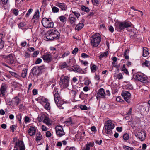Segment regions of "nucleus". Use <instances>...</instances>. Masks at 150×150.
<instances>
[{
    "label": "nucleus",
    "mask_w": 150,
    "mask_h": 150,
    "mask_svg": "<svg viewBox=\"0 0 150 150\" xmlns=\"http://www.w3.org/2000/svg\"><path fill=\"white\" fill-rule=\"evenodd\" d=\"M101 40V36L99 33H96L93 35L91 39V45L92 47H98Z\"/></svg>",
    "instance_id": "nucleus-1"
},
{
    "label": "nucleus",
    "mask_w": 150,
    "mask_h": 150,
    "mask_svg": "<svg viewBox=\"0 0 150 150\" xmlns=\"http://www.w3.org/2000/svg\"><path fill=\"white\" fill-rule=\"evenodd\" d=\"M135 136L141 141H144L146 137L145 133L140 128L136 127H133Z\"/></svg>",
    "instance_id": "nucleus-2"
},
{
    "label": "nucleus",
    "mask_w": 150,
    "mask_h": 150,
    "mask_svg": "<svg viewBox=\"0 0 150 150\" xmlns=\"http://www.w3.org/2000/svg\"><path fill=\"white\" fill-rule=\"evenodd\" d=\"M56 89H54L53 93L54 95V98L55 102L57 106L60 109H63L64 106V102L60 100V98L58 93L57 92Z\"/></svg>",
    "instance_id": "nucleus-3"
},
{
    "label": "nucleus",
    "mask_w": 150,
    "mask_h": 150,
    "mask_svg": "<svg viewBox=\"0 0 150 150\" xmlns=\"http://www.w3.org/2000/svg\"><path fill=\"white\" fill-rule=\"evenodd\" d=\"M132 24L130 22L126 21L124 22H119L115 24V27L116 30L118 31H121L124 29L130 27Z\"/></svg>",
    "instance_id": "nucleus-4"
},
{
    "label": "nucleus",
    "mask_w": 150,
    "mask_h": 150,
    "mask_svg": "<svg viewBox=\"0 0 150 150\" xmlns=\"http://www.w3.org/2000/svg\"><path fill=\"white\" fill-rule=\"evenodd\" d=\"M69 77L68 76L62 75L60 78L59 81V85L63 88H67L69 85Z\"/></svg>",
    "instance_id": "nucleus-5"
},
{
    "label": "nucleus",
    "mask_w": 150,
    "mask_h": 150,
    "mask_svg": "<svg viewBox=\"0 0 150 150\" xmlns=\"http://www.w3.org/2000/svg\"><path fill=\"white\" fill-rule=\"evenodd\" d=\"M134 78L144 83L148 82L147 77L145 75L140 73H137L133 75Z\"/></svg>",
    "instance_id": "nucleus-6"
},
{
    "label": "nucleus",
    "mask_w": 150,
    "mask_h": 150,
    "mask_svg": "<svg viewBox=\"0 0 150 150\" xmlns=\"http://www.w3.org/2000/svg\"><path fill=\"white\" fill-rule=\"evenodd\" d=\"M41 23L43 26L47 28H52L54 26V23L46 18L42 19Z\"/></svg>",
    "instance_id": "nucleus-7"
},
{
    "label": "nucleus",
    "mask_w": 150,
    "mask_h": 150,
    "mask_svg": "<svg viewBox=\"0 0 150 150\" xmlns=\"http://www.w3.org/2000/svg\"><path fill=\"white\" fill-rule=\"evenodd\" d=\"M105 127L106 130L107 134H110L112 133V130L114 128V125L112 121L108 120L105 124Z\"/></svg>",
    "instance_id": "nucleus-8"
},
{
    "label": "nucleus",
    "mask_w": 150,
    "mask_h": 150,
    "mask_svg": "<svg viewBox=\"0 0 150 150\" xmlns=\"http://www.w3.org/2000/svg\"><path fill=\"white\" fill-rule=\"evenodd\" d=\"M71 71L78 72L82 74H84L86 73V70H82L78 65H74L70 69Z\"/></svg>",
    "instance_id": "nucleus-9"
},
{
    "label": "nucleus",
    "mask_w": 150,
    "mask_h": 150,
    "mask_svg": "<svg viewBox=\"0 0 150 150\" xmlns=\"http://www.w3.org/2000/svg\"><path fill=\"white\" fill-rule=\"evenodd\" d=\"M25 148L23 142L19 140L15 143L13 150H25Z\"/></svg>",
    "instance_id": "nucleus-10"
},
{
    "label": "nucleus",
    "mask_w": 150,
    "mask_h": 150,
    "mask_svg": "<svg viewBox=\"0 0 150 150\" xmlns=\"http://www.w3.org/2000/svg\"><path fill=\"white\" fill-rule=\"evenodd\" d=\"M106 95L104 90L103 88H101L97 91L96 97L97 99L99 100L100 98H104Z\"/></svg>",
    "instance_id": "nucleus-11"
},
{
    "label": "nucleus",
    "mask_w": 150,
    "mask_h": 150,
    "mask_svg": "<svg viewBox=\"0 0 150 150\" xmlns=\"http://www.w3.org/2000/svg\"><path fill=\"white\" fill-rule=\"evenodd\" d=\"M56 134L57 136L61 137L65 134L62 127L60 125L57 126L55 127Z\"/></svg>",
    "instance_id": "nucleus-12"
},
{
    "label": "nucleus",
    "mask_w": 150,
    "mask_h": 150,
    "mask_svg": "<svg viewBox=\"0 0 150 150\" xmlns=\"http://www.w3.org/2000/svg\"><path fill=\"white\" fill-rule=\"evenodd\" d=\"M122 95L125 100L128 103L130 102L131 94L128 91H124L122 93Z\"/></svg>",
    "instance_id": "nucleus-13"
},
{
    "label": "nucleus",
    "mask_w": 150,
    "mask_h": 150,
    "mask_svg": "<svg viewBox=\"0 0 150 150\" xmlns=\"http://www.w3.org/2000/svg\"><path fill=\"white\" fill-rule=\"evenodd\" d=\"M48 32L49 34L51 35L55 39L58 38L60 36L59 33L56 30L52 29L48 30Z\"/></svg>",
    "instance_id": "nucleus-14"
},
{
    "label": "nucleus",
    "mask_w": 150,
    "mask_h": 150,
    "mask_svg": "<svg viewBox=\"0 0 150 150\" xmlns=\"http://www.w3.org/2000/svg\"><path fill=\"white\" fill-rule=\"evenodd\" d=\"M5 61L9 64H12L14 62V59L11 54L4 57Z\"/></svg>",
    "instance_id": "nucleus-15"
},
{
    "label": "nucleus",
    "mask_w": 150,
    "mask_h": 150,
    "mask_svg": "<svg viewBox=\"0 0 150 150\" xmlns=\"http://www.w3.org/2000/svg\"><path fill=\"white\" fill-rule=\"evenodd\" d=\"M42 58L46 62H48L52 60V55L50 54H46L42 56Z\"/></svg>",
    "instance_id": "nucleus-16"
},
{
    "label": "nucleus",
    "mask_w": 150,
    "mask_h": 150,
    "mask_svg": "<svg viewBox=\"0 0 150 150\" xmlns=\"http://www.w3.org/2000/svg\"><path fill=\"white\" fill-rule=\"evenodd\" d=\"M55 5L60 8L62 11H66L67 9V6L64 3H60L58 2L56 3Z\"/></svg>",
    "instance_id": "nucleus-17"
},
{
    "label": "nucleus",
    "mask_w": 150,
    "mask_h": 150,
    "mask_svg": "<svg viewBox=\"0 0 150 150\" xmlns=\"http://www.w3.org/2000/svg\"><path fill=\"white\" fill-rule=\"evenodd\" d=\"M47 100H48V99L43 96H40L38 97V102L42 105H43L45 104V102H46Z\"/></svg>",
    "instance_id": "nucleus-18"
},
{
    "label": "nucleus",
    "mask_w": 150,
    "mask_h": 150,
    "mask_svg": "<svg viewBox=\"0 0 150 150\" xmlns=\"http://www.w3.org/2000/svg\"><path fill=\"white\" fill-rule=\"evenodd\" d=\"M94 143L93 142H90L88 143H87L82 150H90V148L93 147L94 146Z\"/></svg>",
    "instance_id": "nucleus-19"
},
{
    "label": "nucleus",
    "mask_w": 150,
    "mask_h": 150,
    "mask_svg": "<svg viewBox=\"0 0 150 150\" xmlns=\"http://www.w3.org/2000/svg\"><path fill=\"white\" fill-rule=\"evenodd\" d=\"M47 70V68L44 65L38 67V75L41 74L43 72Z\"/></svg>",
    "instance_id": "nucleus-20"
},
{
    "label": "nucleus",
    "mask_w": 150,
    "mask_h": 150,
    "mask_svg": "<svg viewBox=\"0 0 150 150\" xmlns=\"http://www.w3.org/2000/svg\"><path fill=\"white\" fill-rule=\"evenodd\" d=\"M7 87L5 85H2L0 89V94L4 96L5 95Z\"/></svg>",
    "instance_id": "nucleus-21"
},
{
    "label": "nucleus",
    "mask_w": 150,
    "mask_h": 150,
    "mask_svg": "<svg viewBox=\"0 0 150 150\" xmlns=\"http://www.w3.org/2000/svg\"><path fill=\"white\" fill-rule=\"evenodd\" d=\"M35 132L36 129L33 127H30L28 131V134L30 136L35 135Z\"/></svg>",
    "instance_id": "nucleus-22"
},
{
    "label": "nucleus",
    "mask_w": 150,
    "mask_h": 150,
    "mask_svg": "<svg viewBox=\"0 0 150 150\" xmlns=\"http://www.w3.org/2000/svg\"><path fill=\"white\" fill-rule=\"evenodd\" d=\"M38 11L35 12V14L32 19V21L34 25H36L37 23Z\"/></svg>",
    "instance_id": "nucleus-23"
},
{
    "label": "nucleus",
    "mask_w": 150,
    "mask_h": 150,
    "mask_svg": "<svg viewBox=\"0 0 150 150\" xmlns=\"http://www.w3.org/2000/svg\"><path fill=\"white\" fill-rule=\"evenodd\" d=\"M69 21L70 23L72 25H74L75 24V22L76 21V18L74 16H71V15H70L69 17Z\"/></svg>",
    "instance_id": "nucleus-24"
},
{
    "label": "nucleus",
    "mask_w": 150,
    "mask_h": 150,
    "mask_svg": "<svg viewBox=\"0 0 150 150\" xmlns=\"http://www.w3.org/2000/svg\"><path fill=\"white\" fill-rule=\"evenodd\" d=\"M44 123H45L47 125H50L51 124V123L49 117L46 115L45 118L43 121Z\"/></svg>",
    "instance_id": "nucleus-25"
},
{
    "label": "nucleus",
    "mask_w": 150,
    "mask_h": 150,
    "mask_svg": "<svg viewBox=\"0 0 150 150\" xmlns=\"http://www.w3.org/2000/svg\"><path fill=\"white\" fill-rule=\"evenodd\" d=\"M149 54V52H148V49L146 47H144L143 50V57H146Z\"/></svg>",
    "instance_id": "nucleus-26"
},
{
    "label": "nucleus",
    "mask_w": 150,
    "mask_h": 150,
    "mask_svg": "<svg viewBox=\"0 0 150 150\" xmlns=\"http://www.w3.org/2000/svg\"><path fill=\"white\" fill-rule=\"evenodd\" d=\"M84 24L82 23H79L78 24L75 28V30H76L79 31L84 26Z\"/></svg>",
    "instance_id": "nucleus-27"
},
{
    "label": "nucleus",
    "mask_w": 150,
    "mask_h": 150,
    "mask_svg": "<svg viewBox=\"0 0 150 150\" xmlns=\"http://www.w3.org/2000/svg\"><path fill=\"white\" fill-rule=\"evenodd\" d=\"M45 109L47 110H50L51 108L50 103L49 102L48 100L45 102V103L43 105Z\"/></svg>",
    "instance_id": "nucleus-28"
},
{
    "label": "nucleus",
    "mask_w": 150,
    "mask_h": 150,
    "mask_svg": "<svg viewBox=\"0 0 150 150\" xmlns=\"http://www.w3.org/2000/svg\"><path fill=\"white\" fill-rule=\"evenodd\" d=\"M13 104L17 105L21 101V100L17 97L14 98L13 100Z\"/></svg>",
    "instance_id": "nucleus-29"
},
{
    "label": "nucleus",
    "mask_w": 150,
    "mask_h": 150,
    "mask_svg": "<svg viewBox=\"0 0 150 150\" xmlns=\"http://www.w3.org/2000/svg\"><path fill=\"white\" fill-rule=\"evenodd\" d=\"M114 77V79H123V76L122 74L121 73H120L118 74H115Z\"/></svg>",
    "instance_id": "nucleus-30"
},
{
    "label": "nucleus",
    "mask_w": 150,
    "mask_h": 150,
    "mask_svg": "<svg viewBox=\"0 0 150 150\" xmlns=\"http://www.w3.org/2000/svg\"><path fill=\"white\" fill-rule=\"evenodd\" d=\"M98 67L95 64L91 65V70L92 73H94L98 69Z\"/></svg>",
    "instance_id": "nucleus-31"
},
{
    "label": "nucleus",
    "mask_w": 150,
    "mask_h": 150,
    "mask_svg": "<svg viewBox=\"0 0 150 150\" xmlns=\"http://www.w3.org/2000/svg\"><path fill=\"white\" fill-rule=\"evenodd\" d=\"M37 66H35L33 67L32 69V71L34 76H38V68Z\"/></svg>",
    "instance_id": "nucleus-32"
},
{
    "label": "nucleus",
    "mask_w": 150,
    "mask_h": 150,
    "mask_svg": "<svg viewBox=\"0 0 150 150\" xmlns=\"http://www.w3.org/2000/svg\"><path fill=\"white\" fill-rule=\"evenodd\" d=\"M46 37L47 39L48 40H52L55 39L54 37H53L52 35H51L50 34H48V32L47 31L45 34V37Z\"/></svg>",
    "instance_id": "nucleus-33"
},
{
    "label": "nucleus",
    "mask_w": 150,
    "mask_h": 150,
    "mask_svg": "<svg viewBox=\"0 0 150 150\" xmlns=\"http://www.w3.org/2000/svg\"><path fill=\"white\" fill-rule=\"evenodd\" d=\"M46 116V115L43 113L40 114L38 117V120L40 122L43 121Z\"/></svg>",
    "instance_id": "nucleus-34"
},
{
    "label": "nucleus",
    "mask_w": 150,
    "mask_h": 150,
    "mask_svg": "<svg viewBox=\"0 0 150 150\" xmlns=\"http://www.w3.org/2000/svg\"><path fill=\"white\" fill-rule=\"evenodd\" d=\"M121 70L122 71H123L124 73H125L126 74H129V72L125 68V64H123V65L122 67V68Z\"/></svg>",
    "instance_id": "nucleus-35"
},
{
    "label": "nucleus",
    "mask_w": 150,
    "mask_h": 150,
    "mask_svg": "<svg viewBox=\"0 0 150 150\" xmlns=\"http://www.w3.org/2000/svg\"><path fill=\"white\" fill-rule=\"evenodd\" d=\"M27 74V69H24L23 70L21 74V76L23 78H25Z\"/></svg>",
    "instance_id": "nucleus-36"
},
{
    "label": "nucleus",
    "mask_w": 150,
    "mask_h": 150,
    "mask_svg": "<svg viewBox=\"0 0 150 150\" xmlns=\"http://www.w3.org/2000/svg\"><path fill=\"white\" fill-rule=\"evenodd\" d=\"M142 66L149 67L150 65V61L147 60H145V61L142 63Z\"/></svg>",
    "instance_id": "nucleus-37"
},
{
    "label": "nucleus",
    "mask_w": 150,
    "mask_h": 150,
    "mask_svg": "<svg viewBox=\"0 0 150 150\" xmlns=\"http://www.w3.org/2000/svg\"><path fill=\"white\" fill-rule=\"evenodd\" d=\"M81 9L82 11H85L86 12H88L90 11V10L88 7H86L83 6H81Z\"/></svg>",
    "instance_id": "nucleus-38"
},
{
    "label": "nucleus",
    "mask_w": 150,
    "mask_h": 150,
    "mask_svg": "<svg viewBox=\"0 0 150 150\" xmlns=\"http://www.w3.org/2000/svg\"><path fill=\"white\" fill-rule=\"evenodd\" d=\"M108 55V51H106L102 53L99 56V59H101L103 57H106Z\"/></svg>",
    "instance_id": "nucleus-39"
},
{
    "label": "nucleus",
    "mask_w": 150,
    "mask_h": 150,
    "mask_svg": "<svg viewBox=\"0 0 150 150\" xmlns=\"http://www.w3.org/2000/svg\"><path fill=\"white\" fill-rule=\"evenodd\" d=\"M52 12L53 13H57L59 11V9L56 6H54L52 8Z\"/></svg>",
    "instance_id": "nucleus-40"
},
{
    "label": "nucleus",
    "mask_w": 150,
    "mask_h": 150,
    "mask_svg": "<svg viewBox=\"0 0 150 150\" xmlns=\"http://www.w3.org/2000/svg\"><path fill=\"white\" fill-rule=\"evenodd\" d=\"M123 148L125 150H133V148L129 147L126 145H124Z\"/></svg>",
    "instance_id": "nucleus-41"
},
{
    "label": "nucleus",
    "mask_w": 150,
    "mask_h": 150,
    "mask_svg": "<svg viewBox=\"0 0 150 150\" xmlns=\"http://www.w3.org/2000/svg\"><path fill=\"white\" fill-rule=\"evenodd\" d=\"M98 0H92L93 4L96 6H98L99 4Z\"/></svg>",
    "instance_id": "nucleus-42"
},
{
    "label": "nucleus",
    "mask_w": 150,
    "mask_h": 150,
    "mask_svg": "<svg viewBox=\"0 0 150 150\" xmlns=\"http://www.w3.org/2000/svg\"><path fill=\"white\" fill-rule=\"evenodd\" d=\"M129 135L127 133L124 134L123 136V139L125 140H128L129 139Z\"/></svg>",
    "instance_id": "nucleus-43"
},
{
    "label": "nucleus",
    "mask_w": 150,
    "mask_h": 150,
    "mask_svg": "<svg viewBox=\"0 0 150 150\" xmlns=\"http://www.w3.org/2000/svg\"><path fill=\"white\" fill-rule=\"evenodd\" d=\"M125 88L131 90L132 89V86L130 84L128 83L125 86Z\"/></svg>",
    "instance_id": "nucleus-44"
},
{
    "label": "nucleus",
    "mask_w": 150,
    "mask_h": 150,
    "mask_svg": "<svg viewBox=\"0 0 150 150\" xmlns=\"http://www.w3.org/2000/svg\"><path fill=\"white\" fill-rule=\"evenodd\" d=\"M59 18L61 21L64 22L66 20V18L64 16H60L59 17Z\"/></svg>",
    "instance_id": "nucleus-45"
},
{
    "label": "nucleus",
    "mask_w": 150,
    "mask_h": 150,
    "mask_svg": "<svg viewBox=\"0 0 150 150\" xmlns=\"http://www.w3.org/2000/svg\"><path fill=\"white\" fill-rule=\"evenodd\" d=\"M70 53L69 51H67L63 54L62 57V58H64L65 57L69 55Z\"/></svg>",
    "instance_id": "nucleus-46"
},
{
    "label": "nucleus",
    "mask_w": 150,
    "mask_h": 150,
    "mask_svg": "<svg viewBox=\"0 0 150 150\" xmlns=\"http://www.w3.org/2000/svg\"><path fill=\"white\" fill-rule=\"evenodd\" d=\"M64 150H76V148L74 147H69V146H67Z\"/></svg>",
    "instance_id": "nucleus-47"
},
{
    "label": "nucleus",
    "mask_w": 150,
    "mask_h": 150,
    "mask_svg": "<svg viewBox=\"0 0 150 150\" xmlns=\"http://www.w3.org/2000/svg\"><path fill=\"white\" fill-rule=\"evenodd\" d=\"M80 108L82 110H87L88 109V108L86 105H81Z\"/></svg>",
    "instance_id": "nucleus-48"
},
{
    "label": "nucleus",
    "mask_w": 150,
    "mask_h": 150,
    "mask_svg": "<svg viewBox=\"0 0 150 150\" xmlns=\"http://www.w3.org/2000/svg\"><path fill=\"white\" fill-rule=\"evenodd\" d=\"M25 23L23 22H21L19 24L18 27L19 28H21L25 26Z\"/></svg>",
    "instance_id": "nucleus-49"
},
{
    "label": "nucleus",
    "mask_w": 150,
    "mask_h": 150,
    "mask_svg": "<svg viewBox=\"0 0 150 150\" xmlns=\"http://www.w3.org/2000/svg\"><path fill=\"white\" fill-rule=\"evenodd\" d=\"M45 34L46 33H45V32L44 30L43 29H42L41 30L40 34V36L42 37L44 35L45 37Z\"/></svg>",
    "instance_id": "nucleus-50"
},
{
    "label": "nucleus",
    "mask_w": 150,
    "mask_h": 150,
    "mask_svg": "<svg viewBox=\"0 0 150 150\" xmlns=\"http://www.w3.org/2000/svg\"><path fill=\"white\" fill-rule=\"evenodd\" d=\"M4 42L3 40H0V49H2L4 47Z\"/></svg>",
    "instance_id": "nucleus-51"
},
{
    "label": "nucleus",
    "mask_w": 150,
    "mask_h": 150,
    "mask_svg": "<svg viewBox=\"0 0 150 150\" xmlns=\"http://www.w3.org/2000/svg\"><path fill=\"white\" fill-rule=\"evenodd\" d=\"M65 123L67 125H71L72 124L71 119L69 118L68 120L65 121Z\"/></svg>",
    "instance_id": "nucleus-52"
},
{
    "label": "nucleus",
    "mask_w": 150,
    "mask_h": 150,
    "mask_svg": "<svg viewBox=\"0 0 150 150\" xmlns=\"http://www.w3.org/2000/svg\"><path fill=\"white\" fill-rule=\"evenodd\" d=\"M78 51V49L77 48H75L72 52V53L74 54H76Z\"/></svg>",
    "instance_id": "nucleus-53"
},
{
    "label": "nucleus",
    "mask_w": 150,
    "mask_h": 150,
    "mask_svg": "<svg viewBox=\"0 0 150 150\" xmlns=\"http://www.w3.org/2000/svg\"><path fill=\"white\" fill-rule=\"evenodd\" d=\"M33 9H30L28 10L27 12V13L25 15L26 17H28L29 14H30L32 12Z\"/></svg>",
    "instance_id": "nucleus-54"
},
{
    "label": "nucleus",
    "mask_w": 150,
    "mask_h": 150,
    "mask_svg": "<svg viewBox=\"0 0 150 150\" xmlns=\"http://www.w3.org/2000/svg\"><path fill=\"white\" fill-rule=\"evenodd\" d=\"M41 129L42 131H46L48 129V128L44 125H43L41 126Z\"/></svg>",
    "instance_id": "nucleus-55"
},
{
    "label": "nucleus",
    "mask_w": 150,
    "mask_h": 150,
    "mask_svg": "<svg viewBox=\"0 0 150 150\" xmlns=\"http://www.w3.org/2000/svg\"><path fill=\"white\" fill-rule=\"evenodd\" d=\"M72 13L77 18H79L80 16V14L78 12H77L76 11H72Z\"/></svg>",
    "instance_id": "nucleus-56"
},
{
    "label": "nucleus",
    "mask_w": 150,
    "mask_h": 150,
    "mask_svg": "<svg viewBox=\"0 0 150 150\" xmlns=\"http://www.w3.org/2000/svg\"><path fill=\"white\" fill-rule=\"evenodd\" d=\"M10 73L12 76H13L16 78H17L18 76V74L15 72L10 71Z\"/></svg>",
    "instance_id": "nucleus-57"
},
{
    "label": "nucleus",
    "mask_w": 150,
    "mask_h": 150,
    "mask_svg": "<svg viewBox=\"0 0 150 150\" xmlns=\"http://www.w3.org/2000/svg\"><path fill=\"white\" fill-rule=\"evenodd\" d=\"M13 13L16 16H17L18 14V11L17 9H14L13 11Z\"/></svg>",
    "instance_id": "nucleus-58"
},
{
    "label": "nucleus",
    "mask_w": 150,
    "mask_h": 150,
    "mask_svg": "<svg viewBox=\"0 0 150 150\" xmlns=\"http://www.w3.org/2000/svg\"><path fill=\"white\" fill-rule=\"evenodd\" d=\"M5 34L4 33H0V40H2V39L4 37Z\"/></svg>",
    "instance_id": "nucleus-59"
},
{
    "label": "nucleus",
    "mask_w": 150,
    "mask_h": 150,
    "mask_svg": "<svg viewBox=\"0 0 150 150\" xmlns=\"http://www.w3.org/2000/svg\"><path fill=\"white\" fill-rule=\"evenodd\" d=\"M81 57L83 58H88L89 57V56L85 53H82L81 54Z\"/></svg>",
    "instance_id": "nucleus-60"
},
{
    "label": "nucleus",
    "mask_w": 150,
    "mask_h": 150,
    "mask_svg": "<svg viewBox=\"0 0 150 150\" xmlns=\"http://www.w3.org/2000/svg\"><path fill=\"white\" fill-rule=\"evenodd\" d=\"M77 92V91L73 90L71 91L70 93L71 94H72L73 95L74 98L75 96H76Z\"/></svg>",
    "instance_id": "nucleus-61"
},
{
    "label": "nucleus",
    "mask_w": 150,
    "mask_h": 150,
    "mask_svg": "<svg viewBox=\"0 0 150 150\" xmlns=\"http://www.w3.org/2000/svg\"><path fill=\"white\" fill-rule=\"evenodd\" d=\"M46 136L47 137H49L51 136V133L49 131H47L46 132Z\"/></svg>",
    "instance_id": "nucleus-62"
},
{
    "label": "nucleus",
    "mask_w": 150,
    "mask_h": 150,
    "mask_svg": "<svg viewBox=\"0 0 150 150\" xmlns=\"http://www.w3.org/2000/svg\"><path fill=\"white\" fill-rule=\"evenodd\" d=\"M67 66V64L66 62L63 63L61 65V67L62 69L66 67Z\"/></svg>",
    "instance_id": "nucleus-63"
},
{
    "label": "nucleus",
    "mask_w": 150,
    "mask_h": 150,
    "mask_svg": "<svg viewBox=\"0 0 150 150\" xmlns=\"http://www.w3.org/2000/svg\"><path fill=\"white\" fill-rule=\"evenodd\" d=\"M147 147V145L146 144L144 143L143 144L142 146V150H145Z\"/></svg>",
    "instance_id": "nucleus-64"
}]
</instances>
